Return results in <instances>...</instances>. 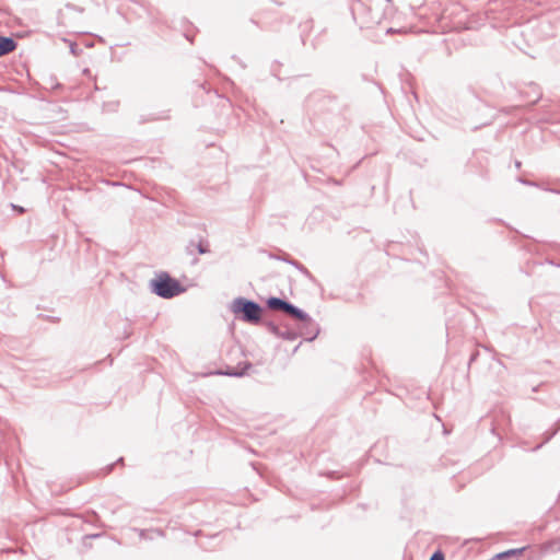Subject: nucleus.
<instances>
[{
	"label": "nucleus",
	"mask_w": 560,
	"mask_h": 560,
	"mask_svg": "<svg viewBox=\"0 0 560 560\" xmlns=\"http://www.w3.org/2000/svg\"><path fill=\"white\" fill-rule=\"evenodd\" d=\"M153 291L162 298H173L179 294L183 289L177 280L163 275L153 281Z\"/></svg>",
	"instance_id": "1"
},
{
	"label": "nucleus",
	"mask_w": 560,
	"mask_h": 560,
	"mask_svg": "<svg viewBox=\"0 0 560 560\" xmlns=\"http://www.w3.org/2000/svg\"><path fill=\"white\" fill-rule=\"evenodd\" d=\"M232 310L235 314H242V318L249 323H258L261 316L260 306L244 299L234 301Z\"/></svg>",
	"instance_id": "2"
},
{
	"label": "nucleus",
	"mask_w": 560,
	"mask_h": 560,
	"mask_svg": "<svg viewBox=\"0 0 560 560\" xmlns=\"http://www.w3.org/2000/svg\"><path fill=\"white\" fill-rule=\"evenodd\" d=\"M16 47L15 42L9 37H0V57L13 51Z\"/></svg>",
	"instance_id": "3"
},
{
	"label": "nucleus",
	"mask_w": 560,
	"mask_h": 560,
	"mask_svg": "<svg viewBox=\"0 0 560 560\" xmlns=\"http://www.w3.org/2000/svg\"><path fill=\"white\" fill-rule=\"evenodd\" d=\"M283 311L301 322H307L310 319L304 312L298 310L296 307L289 303H287Z\"/></svg>",
	"instance_id": "4"
},
{
	"label": "nucleus",
	"mask_w": 560,
	"mask_h": 560,
	"mask_svg": "<svg viewBox=\"0 0 560 560\" xmlns=\"http://www.w3.org/2000/svg\"><path fill=\"white\" fill-rule=\"evenodd\" d=\"M523 550H524V548L510 549L504 552H500V553L495 555L491 560H500V559H504V558H508L511 556L521 555L523 552Z\"/></svg>",
	"instance_id": "5"
},
{
	"label": "nucleus",
	"mask_w": 560,
	"mask_h": 560,
	"mask_svg": "<svg viewBox=\"0 0 560 560\" xmlns=\"http://www.w3.org/2000/svg\"><path fill=\"white\" fill-rule=\"evenodd\" d=\"M287 305V302L280 300V299H277V298H271L269 299L268 301V306L272 310H281L283 311L284 307Z\"/></svg>",
	"instance_id": "6"
},
{
	"label": "nucleus",
	"mask_w": 560,
	"mask_h": 560,
	"mask_svg": "<svg viewBox=\"0 0 560 560\" xmlns=\"http://www.w3.org/2000/svg\"><path fill=\"white\" fill-rule=\"evenodd\" d=\"M430 560H445L444 553L440 550L435 551Z\"/></svg>",
	"instance_id": "7"
}]
</instances>
